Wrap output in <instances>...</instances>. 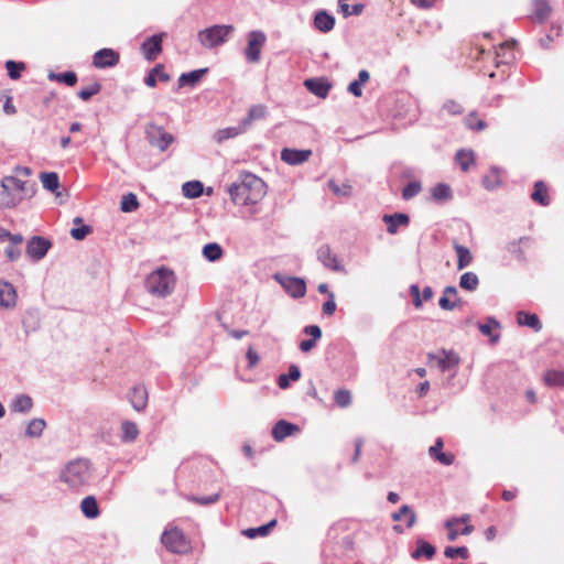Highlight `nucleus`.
Here are the masks:
<instances>
[{
  "label": "nucleus",
  "mask_w": 564,
  "mask_h": 564,
  "mask_svg": "<svg viewBox=\"0 0 564 564\" xmlns=\"http://www.w3.org/2000/svg\"><path fill=\"white\" fill-rule=\"evenodd\" d=\"M156 79L161 82H169L170 76L164 72V67L161 64L155 65L144 79V83L149 87H155Z\"/></svg>",
  "instance_id": "nucleus-34"
},
{
  "label": "nucleus",
  "mask_w": 564,
  "mask_h": 564,
  "mask_svg": "<svg viewBox=\"0 0 564 564\" xmlns=\"http://www.w3.org/2000/svg\"><path fill=\"white\" fill-rule=\"evenodd\" d=\"M465 123L469 129L478 131L484 130L486 127L485 121L481 119H477L476 116H474L473 113L466 117Z\"/></svg>",
  "instance_id": "nucleus-57"
},
{
  "label": "nucleus",
  "mask_w": 564,
  "mask_h": 564,
  "mask_svg": "<svg viewBox=\"0 0 564 564\" xmlns=\"http://www.w3.org/2000/svg\"><path fill=\"white\" fill-rule=\"evenodd\" d=\"M246 131L247 130L245 129V127L242 126V123L240 121L237 127H227V128L217 130L214 134V140L217 143H221L228 139L236 138Z\"/></svg>",
  "instance_id": "nucleus-27"
},
{
  "label": "nucleus",
  "mask_w": 564,
  "mask_h": 564,
  "mask_svg": "<svg viewBox=\"0 0 564 564\" xmlns=\"http://www.w3.org/2000/svg\"><path fill=\"white\" fill-rule=\"evenodd\" d=\"M273 279L283 288V290L292 297L300 299L306 293L305 281L301 278L289 276L275 273Z\"/></svg>",
  "instance_id": "nucleus-7"
},
{
  "label": "nucleus",
  "mask_w": 564,
  "mask_h": 564,
  "mask_svg": "<svg viewBox=\"0 0 564 564\" xmlns=\"http://www.w3.org/2000/svg\"><path fill=\"white\" fill-rule=\"evenodd\" d=\"M457 164L464 172H467L471 164L475 162V155L471 150L462 149L455 155Z\"/></svg>",
  "instance_id": "nucleus-38"
},
{
  "label": "nucleus",
  "mask_w": 564,
  "mask_h": 564,
  "mask_svg": "<svg viewBox=\"0 0 564 564\" xmlns=\"http://www.w3.org/2000/svg\"><path fill=\"white\" fill-rule=\"evenodd\" d=\"M122 440L124 442H133L139 435V429L135 423L131 421H124L122 423Z\"/></svg>",
  "instance_id": "nucleus-47"
},
{
  "label": "nucleus",
  "mask_w": 564,
  "mask_h": 564,
  "mask_svg": "<svg viewBox=\"0 0 564 564\" xmlns=\"http://www.w3.org/2000/svg\"><path fill=\"white\" fill-rule=\"evenodd\" d=\"M164 546L172 553L184 554L191 545L185 535L178 529L165 530L161 536Z\"/></svg>",
  "instance_id": "nucleus-6"
},
{
  "label": "nucleus",
  "mask_w": 564,
  "mask_h": 564,
  "mask_svg": "<svg viewBox=\"0 0 564 564\" xmlns=\"http://www.w3.org/2000/svg\"><path fill=\"white\" fill-rule=\"evenodd\" d=\"M544 380L549 386H564V372L550 370L545 373Z\"/></svg>",
  "instance_id": "nucleus-51"
},
{
  "label": "nucleus",
  "mask_w": 564,
  "mask_h": 564,
  "mask_svg": "<svg viewBox=\"0 0 564 564\" xmlns=\"http://www.w3.org/2000/svg\"><path fill=\"white\" fill-rule=\"evenodd\" d=\"M336 311L335 295L329 293L328 301L323 304V312L326 315H333Z\"/></svg>",
  "instance_id": "nucleus-62"
},
{
  "label": "nucleus",
  "mask_w": 564,
  "mask_h": 564,
  "mask_svg": "<svg viewBox=\"0 0 564 564\" xmlns=\"http://www.w3.org/2000/svg\"><path fill=\"white\" fill-rule=\"evenodd\" d=\"M234 204L239 206L256 205L267 194L264 182L252 173H242L228 187Z\"/></svg>",
  "instance_id": "nucleus-1"
},
{
  "label": "nucleus",
  "mask_w": 564,
  "mask_h": 564,
  "mask_svg": "<svg viewBox=\"0 0 564 564\" xmlns=\"http://www.w3.org/2000/svg\"><path fill=\"white\" fill-rule=\"evenodd\" d=\"M499 327H500L499 322L496 318H494V317H488L487 318V323L478 325V328H479L480 333L482 335H485V336H490L492 343H496L499 339V335L498 334L492 335V329L494 328H499Z\"/></svg>",
  "instance_id": "nucleus-43"
},
{
  "label": "nucleus",
  "mask_w": 564,
  "mask_h": 564,
  "mask_svg": "<svg viewBox=\"0 0 564 564\" xmlns=\"http://www.w3.org/2000/svg\"><path fill=\"white\" fill-rule=\"evenodd\" d=\"M18 294L15 288L7 282L0 281V307L11 310L15 307Z\"/></svg>",
  "instance_id": "nucleus-15"
},
{
  "label": "nucleus",
  "mask_w": 564,
  "mask_h": 564,
  "mask_svg": "<svg viewBox=\"0 0 564 564\" xmlns=\"http://www.w3.org/2000/svg\"><path fill=\"white\" fill-rule=\"evenodd\" d=\"M36 193V184L7 175L0 183V208L11 209L24 199L32 198Z\"/></svg>",
  "instance_id": "nucleus-2"
},
{
  "label": "nucleus",
  "mask_w": 564,
  "mask_h": 564,
  "mask_svg": "<svg viewBox=\"0 0 564 564\" xmlns=\"http://www.w3.org/2000/svg\"><path fill=\"white\" fill-rule=\"evenodd\" d=\"M182 191L185 197L196 198L203 194L204 187L199 181H188L183 184Z\"/></svg>",
  "instance_id": "nucleus-40"
},
{
  "label": "nucleus",
  "mask_w": 564,
  "mask_h": 564,
  "mask_svg": "<svg viewBox=\"0 0 564 564\" xmlns=\"http://www.w3.org/2000/svg\"><path fill=\"white\" fill-rule=\"evenodd\" d=\"M219 497H220L219 494H214V495L205 496V497L192 496L188 498V500L194 501L199 505H203V506H207V505H212V503L218 501Z\"/></svg>",
  "instance_id": "nucleus-58"
},
{
  "label": "nucleus",
  "mask_w": 564,
  "mask_h": 564,
  "mask_svg": "<svg viewBox=\"0 0 564 564\" xmlns=\"http://www.w3.org/2000/svg\"><path fill=\"white\" fill-rule=\"evenodd\" d=\"M432 197L436 202H447L453 197L451 187L445 183H438L432 188Z\"/></svg>",
  "instance_id": "nucleus-39"
},
{
  "label": "nucleus",
  "mask_w": 564,
  "mask_h": 564,
  "mask_svg": "<svg viewBox=\"0 0 564 564\" xmlns=\"http://www.w3.org/2000/svg\"><path fill=\"white\" fill-rule=\"evenodd\" d=\"M532 19L540 23L546 21L553 9L549 0H532Z\"/></svg>",
  "instance_id": "nucleus-18"
},
{
  "label": "nucleus",
  "mask_w": 564,
  "mask_h": 564,
  "mask_svg": "<svg viewBox=\"0 0 564 564\" xmlns=\"http://www.w3.org/2000/svg\"><path fill=\"white\" fill-rule=\"evenodd\" d=\"M203 256L210 262H215L223 257V249L216 242H210L204 246Z\"/></svg>",
  "instance_id": "nucleus-44"
},
{
  "label": "nucleus",
  "mask_w": 564,
  "mask_h": 564,
  "mask_svg": "<svg viewBox=\"0 0 564 564\" xmlns=\"http://www.w3.org/2000/svg\"><path fill=\"white\" fill-rule=\"evenodd\" d=\"M47 78L51 82L63 83L69 87H73L77 83V75L74 72H65V73H54L50 72Z\"/></svg>",
  "instance_id": "nucleus-37"
},
{
  "label": "nucleus",
  "mask_w": 564,
  "mask_h": 564,
  "mask_svg": "<svg viewBox=\"0 0 564 564\" xmlns=\"http://www.w3.org/2000/svg\"><path fill=\"white\" fill-rule=\"evenodd\" d=\"M175 283L176 279L172 270L159 268L148 275L144 286L151 295L165 297L174 291Z\"/></svg>",
  "instance_id": "nucleus-4"
},
{
  "label": "nucleus",
  "mask_w": 564,
  "mask_h": 564,
  "mask_svg": "<svg viewBox=\"0 0 564 564\" xmlns=\"http://www.w3.org/2000/svg\"><path fill=\"white\" fill-rule=\"evenodd\" d=\"M422 189V186L420 184V182H410L404 188H403V192H402V197L404 199H411L413 198L414 196H416Z\"/></svg>",
  "instance_id": "nucleus-55"
},
{
  "label": "nucleus",
  "mask_w": 564,
  "mask_h": 564,
  "mask_svg": "<svg viewBox=\"0 0 564 564\" xmlns=\"http://www.w3.org/2000/svg\"><path fill=\"white\" fill-rule=\"evenodd\" d=\"M479 285V279L474 272H465L459 278V286L466 291L473 292L477 290Z\"/></svg>",
  "instance_id": "nucleus-41"
},
{
  "label": "nucleus",
  "mask_w": 564,
  "mask_h": 564,
  "mask_svg": "<svg viewBox=\"0 0 564 564\" xmlns=\"http://www.w3.org/2000/svg\"><path fill=\"white\" fill-rule=\"evenodd\" d=\"M334 399L339 408H347L351 403V393L347 389H339L335 392Z\"/></svg>",
  "instance_id": "nucleus-50"
},
{
  "label": "nucleus",
  "mask_w": 564,
  "mask_h": 564,
  "mask_svg": "<svg viewBox=\"0 0 564 564\" xmlns=\"http://www.w3.org/2000/svg\"><path fill=\"white\" fill-rule=\"evenodd\" d=\"M131 405L137 411H142L148 403V392L144 387H133L129 393Z\"/></svg>",
  "instance_id": "nucleus-24"
},
{
  "label": "nucleus",
  "mask_w": 564,
  "mask_h": 564,
  "mask_svg": "<svg viewBox=\"0 0 564 564\" xmlns=\"http://www.w3.org/2000/svg\"><path fill=\"white\" fill-rule=\"evenodd\" d=\"M297 425L280 420L272 429V436L276 442L283 441L285 437L291 436L293 433L299 432Z\"/></svg>",
  "instance_id": "nucleus-21"
},
{
  "label": "nucleus",
  "mask_w": 564,
  "mask_h": 564,
  "mask_svg": "<svg viewBox=\"0 0 564 564\" xmlns=\"http://www.w3.org/2000/svg\"><path fill=\"white\" fill-rule=\"evenodd\" d=\"M50 248L51 242L47 239L35 236L28 242L26 253L32 260L39 261L45 257Z\"/></svg>",
  "instance_id": "nucleus-13"
},
{
  "label": "nucleus",
  "mask_w": 564,
  "mask_h": 564,
  "mask_svg": "<svg viewBox=\"0 0 564 564\" xmlns=\"http://www.w3.org/2000/svg\"><path fill=\"white\" fill-rule=\"evenodd\" d=\"M410 293L413 297V304L416 308L422 307L423 297H421L420 289L416 284L410 286Z\"/></svg>",
  "instance_id": "nucleus-63"
},
{
  "label": "nucleus",
  "mask_w": 564,
  "mask_h": 564,
  "mask_svg": "<svg viewBox=\"0 0 564 564\" xmlns=\"http://www.w3.org/2000/svg\"><path fill=\"white\" fill-rule=\"evenodd\" d=\"M46 427V422L44 419L36 417L32 419L25 429V436L30 438H39L42 436L44 429Z\"/></svg>",
  "instance_id": "nucleus-35"
},
{
  "label": "nucleus",
  "mask_w": 564,
  "mask_h": 564,
  "mask_svg": "<svg viewBox=\"0 0 564 564\" xmlns=\"http://www.w3.org/2000/svg\"><path fill=\"white\" fill-rule=\"evenodd\" d=\"M9 408L11 412L28 414L33 408V400L28 394H18L12 399Z\"/></svg>",
  "instance_id": "nucleus-22"
},
{
  "label": "nucleus",
  "mask_w": 564,
  "mask_h": 564,
  "mask_svg": "<svg viewBox=\"0 0 564 564\" xmlns=\"http://www.w3.org/2000/svg\"><path fill=\"white\" fill-rule=\"evenodd\" d=\"M120 55L112 48H101L93 56V65L98 69L113 67L119 63Z\"/></svg>",
  "instance_id": "nucleus-12"
},
{
  "label": "nucleus",
  "mask_w": 564,
  "mask_h": 564,
  "mask_svg": "<svg viewBox=\"0 0 564 564\" xmlns=\"http://www.w3.org/2000/svg\"><path fill=\"white\" fill-rule=\"evenodd\" d=\"M348 1L349 0H338L339 11L343 13V15L344 17L359 15L364 10V4L356 3L350 7Z\"/></svg>",
  "instance_id": "nucleus-46"
},
{
  "label": "nucleus",
  "mask_w": 564,
  "mask_h": 564,
  "mask_svg": "<svg viewBox=\"0 0 564 564\" xmlns=\"http://www.w3.org/2000/svg\"><path fill=\"white\" fill-rule=\"evenodd\" d=\"M304 333L312 338L302 340L300 343V349L303 352H308L316 346V341L322 337V330L317 325H308L304 328Z\"/></svg>",
  "instance_id": "nucleus-23"
},
{
  "label": "nucleus",
  "mask_w": 564,
  "mask_h": 564,
  "mask_svg": "<svg viewBox=\"0 0 564 564\" xmlns=\"http://www.w3.org/2000/svg\"><path fill=\"white\" fill-rule=\"evenodd\" d=\"M335 19L325 10L317 11L314 17V26L323 33H327L334 29Z\"/></svg>",
  "instance_id": "nucleus-25"
},
{
  "label": "nucleus",
  "mask_w": 564,
  "mask_h": 564,
  "mask_svg": "<svg viewBox=\"0 0 564 564\" xmlns=\"http://www.w3.org/2000/svg\"><path fill=\"white\" fill-rule=\"evenodd\" d=\"M532 199L542 206L549 205L547 188L542 181L534 184V189L531 195Z\"/></svg>",
  "instance_id": "nucleus-42"
},
{
  "label": "nucleus",
  "mask_w": 564,
  "mask_h": 564,
  "mask_svg": "<svg viewBox=\"0 0 564 564\" xmlns=\"http://www.w3.org/2000/svg\"><path fill=\"white\" fill-rule=\"evenodd\" d=\"M444 555L448 558H454L456 556H459L462 558H467L468 557V549L465 546H458V547L447 546L444 551Z\"/></svg>",
  "instance_id": "nucleus-56"
},
{
  "label": "nucleus",
  "mask_w": 564,
  "mask_h": 564,
  "mask_svg": "<svg viewBox=\"0 0 564 564\" xmlns=\"http://www.w3.org/2000/svg\"><path fill=\"white\" fill-rule=\"evenodd\" d=\"M89 232H90V227L83 225L82 227L73 228L70 230V236L75 240H83Z\"/></svg>",
  "instance_id": "nucleus-60"
},
{
  "label": "nucleus",
  "mask_w": 564,
  "mask_h": 564,
  "mask_svg": "<svg viewBox=\"0 0 564 564\" xmlns=\"http://www.w3.org/2000/svg\"><path fill=\"white\" fill-rule=\"evenodd\" d=\"M235 32L231 24H215L197 33V40L205 48L212 50L223 45Z\"/></svg>",
  "instance_id": "nucleus-5"
},
{
  "label": "nucleus",
  "mask_w": 564,
  "mask_h": 564,
  "mask_svg": "<svg viewBox=\"0 0 564 564\" xmlns=\"http://www.w3.org/2000/svg\"><path fill=\"white\" fill-rule=\"evenodd\" d=\"M265 34L261 31H251L248 34L246 58L250 63H258L261 57V50L265 43Z\"/></svg>",
  "instance_id": "nucleus-9"
},
{
  "label": "nucleus",
  "mask_w": 564,
  "mask_h": 564,
  "mask_svg": "<svg viewBox=\"0 0 564 564\" xmlns=\"http://www.w3.org/2000/svg\"><path fill=\"white\" fill-rule=\"evenodd\" d=\"M95 478L91 463L85 458L68 462L59 473V480L72 491L80 492L86 489Z\"/></svg>",
  "instance_id": "nucleus-3"
},
{
  "label": "nucleus",
  "mask_w": 564,
  "mask_h": 564,
  "mask_svg": "<svg viewBox=\"0 0 564 564\" xmlns=\"http://www.w3.org/2000/svg\"><path fill=\"white\" fill-rule=\"evenodd\" d=\"M139 207V203L137 196L132 193H129L122 197L120 208L124 213L134 212Z\"/></svg>",
  "instance_id": "nucleus-48"
},
{
  "label": "nucleus",
  "mask_w": 564,
  "mask_h": 564,
  "mask_svg": "<svg viewBox=\"0 0 564 564\" xmlns=\"http://www.w3.org/2000/svg\"><path fill=\"white\" fill-rule=\"evenodd\" d=\"M383 221L387 224V231L394 235L398 232L399 227L409 225L410 218L406 214L395 213L393 215H384Z\"/></svg>",
  "instance_id": "nucleus-20"
},
{
  "label": "nucleus",
  "mask_w": 564,
  "mask_h": 564,
  "mask_svg": "<svg viewBox=\"0 0 564 564\" xmlns=\"http://www.w3.org/2000/svg\"><path fill=\"white\" fill-rule=\"evenodd\" d=\"M166 34L164 32L154 34V35L148 37L142 43L141 52L143 54V57L147 61H149V62L154 61L159 56V54L162 52V42H163V37Z\"/></svg>",
  "instance_id": "nucleus-11"
},
{
  "label": "nucleus",
  "mask_w": 564,
  "mask_h": 564,
  "mask_svg": "<svg viewBox=\"0 0 564 564\" xmlns=\"http://www.w3.org/2000/svg\"><path fill=\"white\" fill-rule=\"evenodd\" d=\"M6 68L11 79H18L21 76V72L24 69V64L21 62L8 61L6 63Z\"/></svg>",
  "instance_id": "nucleus-53"
},
{
  "label": "nucleus",
  "mask_w": 564,
  "mask_h": 564,
  "mask_svg": "<svg viewBox=\"0 0 564 564\" xmlns=\"http://www.w3.org/2000/svg\"><path fill=\"white\" fill-rule=\"evenodd\" d=\"M429 360H435L437 367L441 369V371L445 372L448 370H454L452 377H455L456 375V368L458 367L460 362V358L457 352L454 350H447L442 349L437 354L429 352L427 354Z\"/></svg>",
  "instance_id": "nucleus-8"
},
{
  "label": "nucleus",
  "mask_w": 564,
  "mask_h": 564,
  "mask_svg": "<svg viewBox=\"0 0 564 564\" xmlns=\"http://www.w3.org/2000/svg\"><path fill=\"white\" fill-rule=\"evenodd\" d=\"M462 304V300L457 297V289L455 286H446L443 296L438 300V305L444 311H453Z\"/></svg>",
  "instance_id": "nucleus-16"
},
{
  "label": "nucleus",
  "mask_w": 564,
  "mask_h": 564,
  "mask_svg": "<svg viewBox=\"0 0 564 564\" xmlns=\"http://www.w3.org/2000/svg\"><path fill=\"white\" fill-rule=\"evenodd\" d=\"M517 323L521 326H528L535 332L542 328L538 315L520 311L517 313Z\"/></svg>",
  "instance_id": "nucleus-32"
},
{
  "label": "nucleus",
  "mask_w": 564,
  "mask_h": 564,
  "mask_svg": "<svg viewBox=\"0 0 564 564\" xmlns=\"http://www.w3.org/2000/svg\"><path fill=\"white\" fill-rule=\"evenodd\" d=\"M435 551V547L431 543L422 539H419L416 541V549L412 552L411 556L414 560H419L422 556H425L427 560H431L434 556Z\"/></svg>",
  "instance_id": "nucleus-33"
},
{
  "label": "nucleus",
  "mask_w": 564,
  "mask_h": 564,
  "mask_svg": "<svg viewBox=\"0 0 564 564\" xmlns=\"http://www.w3.org/2000/svg\"><path fill=\"white\" fill-rule=\"evenodd\" d=\"M301 378V370L297 366L291 365L289 367L288 373H282L278 378V384L281 389H286L290 387V381H296Z\"/></svg>",
  "instance_id": "nucleus-36"
},
{
  "label": "nucleus",
  "mask_w": 564,
  "mask_h": 564,
  "mask_svg": "<svg viewBox=\"0 0 564 564\" xmlns=\"http://www.w3.org/2000/svg\"><path fill=\"white\" fill-rule=\"evenodd\" d=\"M433 459L437 460L444 466H449L454 463V455L451 453H444L443 451L440 452L436 456L433 457Z\"/></svg>",
  "instance_id": "nucleus-61"
},
{
  "label": "nucleus",
  "mask_w": 564,
  "mask_h": 564,
  "mask_svg": "<svg viewBox=\"0 0 564 564\" xmlns=\"http://www.w3.org/2000/svg\"><path fill=\"white\" fill-rule=\"evenodd\" d=\"M463 112H464V107L455 100H446L441 108L442 115L447 113L451 116H457V115H462Z\"/></svg>",
  "instance_id": "nucleus-49"
},
{
  "label": "nucleus",
  "mask_w": 564,
  "mask_h": 564,
  "mask_svg": "<svg viewBox=\"0 0 564 564\" xmlns=\"http://www.w3.org/2000/svg\"><path fill=\"white\" fill-rule=\"evenodd\" d=\"M312 154L311 150L283 149L281 159L290 165H299L306 162Z\"/></svg>",
  "instance_id": "nucleus-17"
},
{
  "label": "nucleus",
  "mask_w": 564,
  "mask_h": 564,
  "mask_svg": "<svg viewBox=\"0 0 564 564\" xmlns=\"http://www.w3.org/2000/svg\"><path fill=\"white\" fill-rule=\"evenodd\" d=\"M101 90V85L97 82H95L94 84H91L90 86L86 87V88H83L80 89L77 95L78 97L84 100V101H87L89 100L94 95H97L99 91Z\"/></svg>",
  "instance_id": "nucleus-52"
},
{
  "label": "nucleus",
  "mask_w": 564,
  "mask_h": 564,
  "mask_svg": "<svg viewBox=\"0 0 564 564\" xmlns=\"http://www.w3.org/2000/svg\"><path fill=\"white\" fill-rule=\"evenodd\" d=\"M147 135L151 145L165 151L174 141V137L166 132L162 127L150 124L147 129Z\"/></svg>",
  "instance_id": "nucleus-10"
},
{
  "label": "nucleus",
  "mask_w": 564,
  "mask_h": 564,
  "mask_svg": "<svg viewBox=\"0 0 564 564\" xmlns=\"http://www.w3.org/2000/svg\"><path fill=\"white\" fill-rule=\"evenodd\" d=\"M529 241L528 237H522L519 240H513L508 243V251L512 254H514L519 260H522L524 258V253L521 249V243Z\"/></svg>",
  "instance_id": "nucleus-54"
},
{
  "label": "nucleus",
  "mask_w": 564,
  "mask_h": 564,
  "mask_svg": "<svg viewBox=\"0 0 564 564\" xmlns=\"http://www.w3.org/2000/svg\"><path fill=\"white\" fill-rule=\"evenodd\" d=\"M269 532V525H261L259 528H251L245 531L248 538H256L258 535H265Z\"/></svg>",
  "instance_id": "nucleus-64"
},
{
  "label": "nucleus",
  "mask_w": 564,
  "mask_h": 564,
  "mask_svg": "<svg viewBox=\"0 0 564 564\" xmlns=\"http://www.w3.org/2000/svg\"><path fill=\"white\" fill-rule=\"evenodd\" d=\"M267 116V107L264 105H254L250 107L246 118L241 120L242 126L246 130L250 127L253 121L261 120Z\"/></svg>",
  "instance_id": "nucleus-31"
},
{
  "label": "nucleus",
  "mask_w": 564,
  "mask_h": 564,
  "mask_svg": "<svg viewBox=\"0 0 564 564\" xmlns=\"http://www.w3.org/2000/svg\"><path fill=\"white\" fill-rule=\"evenodd\" d=\"M4 254L10 261H17L21 256V250L18 246L8 245L4 248Z\"/></svg>",
  "instance_id": "nucleus-59"
},
{
  "label": "nucleus",
  "mask_w": 564,
  "mask_h": 564,
  "mask_svg": "<svg viewBox=\"0 0 564 564\" xmlns=\"http://www.w3.org/2000/svg\"><path fill=\"white\" fill-rule=\"evenodd\" d=\"M317 259L324 264V267L333 271H344L343 264L339 262L337 256L332 251L328 245H323L317 249Z\"/></svg>",
  "instance_id": "nucleus-14"
},
{
  "label": "nucleus",
  "mask_w": 564,
  "mask_h": 564,
  "mask_svg": "<svg viewBox=\"0 0 564 564\" xmlns=\"http://www.w3.org/2000/svg\"><path fill=\"white\" fill-rule=\"evenodd\" d=\"M22 324L26 333L36 330L39 328V312L36 310L26 311Z\"/></svg>",
  "instance_id": "nucleus-45"
},
{
  "label": "nucleus",
  "mask_w": 564,
  "mask_h": 564,
  "mask_svg": "<svg viewBox=\"0 0 564 564\" xmlns=\"http://www.w3.org/2000/svg\"><path fill=\"white\" fill-rule=\"evenodd\" d=\"M40 181L42 183L43 188L46 191L54 193L56 197L61 196L58 192L59 188V177L55 172H42L40 174Z\"/></svg>",
  "instance_id": "nucleus-26"
},
{
  "label": "nucleus",
  "mask_w": 564,
  "mask_h": 564,
  "mask_svg": "<svg viewBox=\"0 0 564 564\" xmlns=\"http://www.w3.org/2000/svg\"><path fill=\"white\" fill-rule=\"evenodd\" d=\"M305 87L315 96L326 98L332 85L324 78H310L304 82Z\"/></svg>",
  "instance_id": "nucleus-19"
},
{
  "label": "nucleus",
  "mask_w": 564,
  "mask_h": 564,
  "mask_svg": "<svg viewBox=\"0 0 564 564\" xmlns=\"http://www.w3.org/2000/svg\"><path fill=\"white\" fill-rule=\"evenodd\" d=\"M80 510L88 519H96L100 513L97 500L94 496H87L82 500Z\"/></svg>",
  "instance_id": "nucleus-30"
},
{
  "label": "nucleus",
  "mask_w": 564,
  "mask_h": 564,
  "mask_svg": "<svg viewBox=\"0 0 564 564\" xmlns=\"http://www.w3.org/2000/svg\"><path fill=\"white\" fill-rule=\"evenodd\" d=\"M207 72V68L195 69L189 73H183L178 79V88L184 86L194 87L203 77V75Z\"/></svg>",
  "instance_id": "nucleus-29"
},
{
  "label": "nucleus",
  "mask_w": 564,
  "mask_h": 564,
  "mask_svg": "<svg viewBox=\"0 0 564 564\" xmlns=\"http://www.w3.org/2000/svg\"><path fill=\"white\" fill-rule=\"evenodd\" d=\"M453 248L457 254V269L458 270H463L464 268L471 264L474 257L467 247L455 242Z\"/></svg>",
  "instance_id": "nucleus-28"
}]
</instances>
